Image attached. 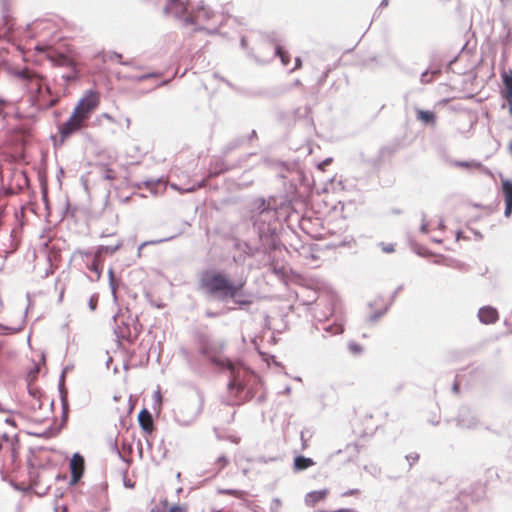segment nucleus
Wrapping results in <instances>:
<instances>
[{"label": "nucleus", "instance_id": "obj_3", "mask_svg": "<svg viewBox=\"0 0 512 512\" xmlns=\"http://www.w3.org/2000/svg\"><path fill=\"white\" fill-rule=\"evenodd\" d=\"M222 349L223 345L217 346L212 344H206L202 347L201 352L216 365L225 367L230 370L232 379L228 383V389L230 391L236 390V394H238L244 389V385L239 380L242 369L236 366L228 358L222 357L220 355Z\"/></svg>", "mask_w": 512, "mask_h": 512}, {"label": "nucleus", "instance_id": "obj_32", "mask_svg": "<svg viewBox=\"0 0 512 512\" xmlns=\"http://www.w3.org/2000/svg\"><path fill=\"white\" fill-rule=\"evenodd\" d=\"M3 349H4V344L0 341V356L3 353Z\"/></svg>", "mask_w": 512, "mask_h": 512}, {"label": "nucleus", "instance_id": "obj_29", "mask_svg": "<svg viewBox=\"0 0 512 512\" xmlns=\"http://www.w3.org/2000/svg\"><path fill=\"white\" fill-rule=\"evenodd\" d=\"M301 66H302V61H301V59H300V58H296V60H295V67H294V69H300V68H301Z\"/></svg>", "mask_w": 512, "mask_h": 512}, {"label": "nucleus", "instance_id": "obj_28", "mask_svg": "<svg viewBox=\"0 0 512 512\" xmlns=\"http://www.w3.org/2000/svg\"><path fill=\"white\" fill-rule=\"evenodd\" d=\"M330 163H331V159H327V160L323 161L322 163H320L318 165V168L323 171L325 169V166Z\"/></svg>", "mask_w": 512, "mask_h": 512}, {"label": "nucleus", "instance_id": "obj_10", "mask_svg": "<svg viewBox=\"0 0 512 512\" xmlns=\"http://www.w3.org/2000/svg\"><path fill=\"white\" fill-rule=\"evenodd\" d=\"M138 421L141 428L150 433L154 429L153 419L151 413L147 409H142L138 415Z\"/></svg>", "mask_w": 512, "mask_h": 512}, {"label": "nucleus", "instance_id": "obj_19", "mask_svg": "<svg viewBox=\"0 0 512 512\" xmlns=\"http://www.w3.org/2000/svg\"><path fill=\"white\" fill-rule=\"evenodd\" d=\"M99 261H98V257L96 256L93 260V262L91 263V265L89 266V269L91 271H94L95 273H97L98 275H100V268H99Z\"/></svg>", "mask_w": 512, "mask_h": 512}, {"label": "nucleus", "instance_id": "obj_36", "mask_svg": "<svg viewBox=\"0 0 512 512\" xmlns=\"http://www.w3.org/2000/svg\"><path fill=\"white\" fill-rule=\"evenodd\" d=\"M509 151L511 152L512 154V142L509 144Z\"/></svg>", "mask_w": 512, "mask_h": 512}, {"label": "nucleus", "instance_id": "obj_7", "mask_svg": "<svg viewBox=\"0 0 512 512\" xmlns=\"http://www.w3.org/2000/svg\"><path fill=\"white\" fill-rule=\"evenodd\" d=\"M70 470L73 482H77L84 473V458L75 453L70 461Z\"/></svg>", "mask_w": 512, "mask_h": 512}, {"label": "nucleus", "instance_id": "obj_11", "mask_svg": "<svg viewBox=\"0 0 512 512\" xmlns=\"http://www.w3.org/2000/svg\"><path fill=\"white\" fill-rule=\"evenodd\" d=\"M328 495L327 490H320V491H312L307 494L306 496V502L307 504L314 506L316 503L324 500Z\"/></svg>", "mask_w": 512, "mask_h": 512}, {"label": "nucleus", "instance_id": "obj_30", "mask_svg": "<svg viewBox=\"0 0 512 512\" xmlns=\"http://www.w3.org/2000/svg\"><path fill=\"white\" fill-rule=\"evenodd\" d=\"M218 461L221 463V467L226 466V464H227V462H228V461H227V459H226L225 457H220V458L218 459Z\"/></svg>", "mask_w": 512, "mask_h": 512}, {"label": "nucleus", "instance_id": "obj_16", "mask_svg": "<svg viewBox=\"0 0 512 512\" xmlns=\"http://www.w3.org/2000/svg\"><path fill=\"white\" fill-rule=\"evenodd\" d=\"M277 55L280 57L283 65H288L290 62V55L287 51H285L282 47L278 46L276 49Z\"/></svg>", "mask_w": 512, "mask_h": 512}, {"label": "nucleus", "instance_id": "obj_12", "mask_svg": "<svg viewBox=\"0 0 512 512\" xmlns=\"http://www.w3.org/2000/svg\"><path fill=\"white\" fill-rule=\"evenodd\" d=\"M502 80L505 86V98L509 104H512V74L503 73Z\"/></svg>", "mask_w": 512, "mask_h": 512}, {"label": "nucleus", "instance_id": "obj_22", "mask_svg": "<svg viewBox=\"0 0 512 512\" xmlns=\"http://www.w3.org/2000/svg\"><path fill=\"white\" fill-rule=\"evenodd\" d=\"M456 165L458 167H463V168L480 167L479 163H469V162H457Z\"/></svg>", "mask_w": 512, "mask_h": 512}, {"label": "nucleus", "instance_id": "obj_14", "mask_svg": "<svg viewBox=\"0 0 512 512\" xmlns=\"http://www.w3.org/2000/svg\"><path fill=\"white\" fill-rule=\"evenodd\" d=\"M417 119L424 123L435 124L436 115L432 111L418 110L417 111Z\"/></svg>", "mask_w": 512, "mask_h": 512}, {"label": "nucleus", "instance_id": "obj_13", "mask_svg": "<svg viewBox=\"0 0 512 512\" xmlns=\"http://www.w3.org/2000/svg\"><path fill=\"white\" fill-rule=\"evenodd\" d=\"M313 465H314V461L311 458H306L304 456H297L294 459L295 470H305Z\"/></svg>", "mask_w": 512, "mask_h": 512}, {"label": "nucleus", "instance_id": "obj_6", "mask_svg": "<svg viewBox=\"0 0 512 512\" xmlns=\"http://www.w3.org/2000/svg\"><path fill=\"white\" fill-rule=\"evenodd\" d=\"M100 103V94L96 91H88L83 98L79 100L74 108L79 114L88 121L92 112L98 107Z\"/></svg>", "mask_w": 512, "mask_h": 512}, {"label": "nucleus", "instance_id": "obj_18", "mask_svg": "<svg viewBox=\"0 0 512 512\" xmlns=\"http://www.w3.org/2000/svg\"><path fill=\"white\" fill-rule=\"evenodd\" d=\"M380 247L382 249V251H384L385 253H393L395 251V246L394 244L392 243H380Z\"/></svg>", "mask_w": 512, "mask_h": 512}, {"label": "nucleus", "instance_id": "obj_2", "mask_svg": "<svg viewBox=\"0 0 512 512\" xmlns=\"http://www.w3.org/2000/svg\"><path fill=\"white\" fill-rule=\"evenodd\" d=\"M11 74L23 84L31 101L38 108L48 109L58 102V99L53 97L45 76L29 68L14 69Z\"/></svg>", "mask_w": 512, "mask_h": 512}, {"label": "nucleus", "instance_id": "obj_23", "mask_svg": "<svg viewBox=\"0 0 512 512\" xmlns=\"http://www.w3.org/2000/svg\"><path fill=\"white\" fill-rule=\"evenodd\" d=\"M168 512H186V507L182 505L172 506Z\"/></svg>", "mask_w": 512, "mask_h": 512}, {"label": "nucleus", "instance_id": "obj_17", "mask_svg": "<svg viewBox=\"0 0 512 512\" xmlns=\"http://www.w3.org/2000/svg\"><path fill=\"white\" fill-rule=\"evenodd\" d=\"M182 14H183V21H184L185 25H194L197 23L195 18L188 13V8L186 6L183 7Z\"/></svg>", "mask_w": 512, "mask_h": 512}, {"label": "nucleus", "instance_id": "obj_21", "mask_svg": "<svg viewBox=\"0 0 512 512\" xmlns=\"http://www.w3.org/2000/svg\"><path fill=\"white\" fill-rule=\"evenodd\" d=\"M9 415L5 418V422L9 425H11L12 427H16L17 424H16V419H15V415L12 414V413H8Z\"/></svg>", "mask_w": 512, "mask_h": 512}, {"label": "nucleus", "instance_id": "obj_20", "mask_svg": "<svg viewBox=\"0 0 512 512\" xmlns=\"http://www.w3.org/2000/svg\"><path fill=\"white\" fill-rule=\"evenodd\" d=\"M349 349L353 354H359L363 351V348L360 344L357 343H351L349 345Z\"/></svg>", "mask_w": 512, "mask_h": 512}, {"label": "nucleus", "instance_id": "obj_24", "mask_svg": "<svg viewBox=\"0 0 512 512\" xmlns=\"http://www.w3.org/2000/svg\"><path fill=\"white\" fill-rule=\"evenodd\" d=\"M60 64L61 65H72L73 61L70 58H68L67 56L61 55L60 56Z\"/></svg>", "mask_w": 512, "mask_h": 512}, {"label": "nucleus", "instance_id": "obj_1", "mask_svg": "<svg viewBox=\"0 0 512 512\" xmlns=\"http://www.w3.org/2000/svg\"><path fill=\"white\" fill-rule=\"evenodd\" d=\"M246 284L245 280L234 283L229 277L219 271H205L202 273L199 281L200 288L211 296L221 299H235L238 305H250L251 300L237 299L241 295V291Z\"/></svg>", "mask_w": 512, "mask_h": 512}, {"label": "nucleus", "instance_id": "obj_15", "mask_svg": "<svg viewBox=\"0 0 512 512\" xmlns=\"http://www.w3.org/2000/svg\"><path fill=\"white\" fill-rule=\"evenodd\" d=\"M15 178L18 179V187L19 189H23L28 186V178L23 171H18L14 173Z\"/></svg>", "mask_w": 512, "mask_h": 512}, {"label": "nucleus", "instance_id": "obj_26", "mask_svg": "<svg viewBox=\"0 0 512 512\" xmlns=\"http://www.w3.org/2000/svg\"><path fill=\"white\" fill-rule=\"evenodd\" d=\"M7 104H8V102L5 99L0 98V115L3 113Z\"/></svg>", "mask_w": 512, "mask_h": 512}, {"label": "nucleus", "instance_id": "obj_4", "mask_svg": "<svg viewBox=\"0 0 512 512\" xmlns=\"http://www.w3.org/2000/svg\"><path fill=\"white\" fill-rule=\"evenodd\" d=\"M116 322L115 333L123 340L134 342L141 333V328L135 319L128 318L124 320L123 318H118Z\"/></svg>", "mask_w": 512, "mask_h": 512}, {"label": "nucleus", "instance_id": "obj_31", "mask_svg": "<svg viewBox=\"0 0 512 512\" xmlns=\"http://www.w3.org/2000/svg\"><path fill=\"white\" fill-rule=\"evenodd\" d=\"M409 460L411 459L413 462H416L419 459L418 454H413L407 457Z\"/></svg>", "mask_w": 512, "mask_h": 512}, {"label": "nucleus", "instance_id": "obj_8", "mask_svg": "<svg viewBox=\"0 0 512 512\" xmlns=\"http://www.w3.org/2000/svg\"><path fill=\"white\" fill-rule=\"evenodd\" d=\"M478 317L484 324H493L498 320L499 314L495 308L486 306L479 310Z\"/></svg>", "mask_w": 512, "mask_h": 512}, {"label": "nucleus", "instance_id": "obj_25", "mask_svg": "<svg viewBox=\"0 0 512 512\" xmlns=\"http://www.w3.org/2000/svg\"><path fill=\"white\" fill-rule=\"evenodd\" d=\"M360 491L358 489L348 490L343 493V496H353V495H359Z\"/></svg>", "mask_w": 512, "mask_h": 512}, {"label": "nucleus", "instance_id": "obj_34", "mask_svg": "<svg viewBox=\"0 0 512 512\" xmlns=\"http://www.w3.org/2000/svg\"><path fill=\"white\" fill-rule=\"evenodd\" d=\"M226 493H228L230 495H236V491H227Z\"/></svg>", "mask_w": 512, "mask_h": 512}, {"label": "nucleus", "instance_id": "obj_35", "mask_svg": "<svg viewBox=\"0 0 512 512\" xmlns=\"http://www.w3.org/2000/svg\"><path fill=\"white\" fill-rule=\"evenodd\" d=\"M421 229H422V231H423V232H427L426 225H423V226L421 227Z\"/></svg>", "mask_w": 512, "mask_h": 512}, {"label": "nucleus", "instance_id": "obj_37", "mask_svg": "<svg viewBox=\"0 0 512 512\" xmlns=\"http://www.w3.org/2000/svg\"><path fill=\"white\" fill-rule=\"evenodd\" d=\"M510 112L512 114V103L510 104Z\"/></svg>", "mask_w": 512, "mask_h": 512}, {"label": "nucleus", "instance_id": "obj_27", "mask_svg": "<svg viewBox=\"0 0 512 512\" xmlns=\"http://www.w3.org/2000/svg\"><path fill=\"white\" fill-rule=\"evenodd\" d=\"M170 4H171V7L173 9H177L179 6H181L182 4L180 3V0H169Z\"/></svg>", "mask_w": 512, "mask_h": 512}, {"label": "nucleus", "instance_id": "obj_5", "mask_svg": "<svg viewBox=\"0 0 512 512\" xmlns=\"http://www.w3.org/2000/svg\"><path fill=\"white\" fill-rule=\"evenodd\" d=\"M87 120L83 115L79 114L75 109L71 116L59 127V133L62 139L68 138L70 135L86 127Z\"/></svg>", "mask_w": 512, "mask_h": 512}, {"label": "nucleus", "instance_id": "obj_33", "mask_svg": "<svg viewBox=\"0 0 512 512\" xmlns=\"http://www.w3.org/2000/svg\"><path fill=\"white\" fill-rule=\"evenodd\" d=\"M150 512H162L159 508H153Z\"/></svg>", "mask_w": 512, "mask_h": 512}, {"label": "nucleus", "instance_id": "obj_9", "mask_svg": "<svg viewBox=\"0 0 512 512\" xmlns=\"http://www.w3.org/2000/svg\"><path fill=\"white\" fill-rule=\"evenodd\" d=\"M502 192L505 199V216L509 217L512 213V181L502 180Z\"/></svg>", "mask_w": 512, "mask_h": 512}]
</instances>
